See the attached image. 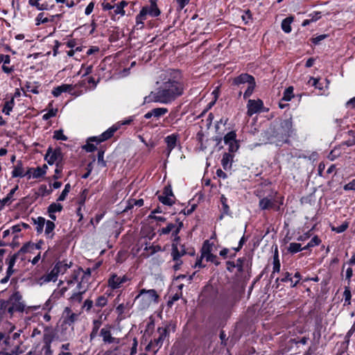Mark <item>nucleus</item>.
Instances as JSON below:
<instances>
[{
  "label": "nucleus",
  "instance_id": "nucleus-14",
  "mask_svg": "<svg viewBox=\"0 0 355 355\" xmlns=\"http://www.w3.org/2000/svg\"><path fill=\"white\" fill-rule=\"evenodd\" d=\"M175 197L173 194L172 187L171 184H167L164 187L162 194L158 196V200L163 205L167 206H172L175 204Z\"/></svg>",
  "mask_w": 355,
  "mask_h": 355
},
{
  "label": "nucleus",
  "instance_id": "nucleus-25",
  "mask_svg": "<svg viewBox=\"0 0 355 355\" xmlns=\"http://www.w3.org/2000/svg\"><path fill=\"white\" fill-rule=\"evenodd\" d=\"M102 317L101 315L98 319H94L92 321V331L89 334V342H92L98 335V331L102 325Z\"/></svg>",
  "mask_w": 355,
  "mask_h": 355
},
{
  "label": "nucleus",
  "instance_id": "nucleus-21",
  "mask_svg": "<svg viewBox=\"0 0 355 355\" xmlns=\"http://www.w3.org/2000/svg\"><path fill=\"white\" fill-rule=\"evenodd\" d=\"M141 9L146 11V16L152 17H158L161 13L155 0H150V6H145Z\"/></svg>",
  "mask_w": 355,
  "mask_h": 355
},
{
  "label": "nucleus",
  "instance_id": "nucleus-19",
  "mask_svg": "<svg viewBox=\"0 0 355 355\" xmlns=\"http://www.w3.org/2000/svg\"><path fill=\"white\" fill-rule=\"evenodd\" d=\"M128 4V3L126 1L122 0L119 3L113 5L114 8L108 12V15L111 19L113 21L119 19V17H116L117 15H120L121 16L125 15V12L124 8L126 7Z\"/></svg>",
  "mask_w": 355,
  "mask_h": 355
},
{
  "label": "nucleus",
  "instance_id": "nucleus-50",
  "mask_svg": "<svg viewBox=\"0 0 355 355\" xmlns=\"http://www.w3.org/2000/svg\"><path fill=\"white\" fill-rule=\"evenodd\" d=\"M178 225L169 223L164 227H162L158 230L159 235H165L168 234L170 232H173V231L177 227Z\"/></svg>",
  "mask_w": 355,
  "mask_h": 355
},
{
  "label": "nucleus",
  "instance_id": "nucleus-60",
  "mask_svg": "<svg viewBox=\"0 0 355 355\" xmlns=\"http://www.w3.org/2000/svg\"><path fill=\"white\" fill-rule=\"evenodd\" d=\"M343 297L345 299V305H349L351 304L352 293L349 286L345 287Z\"/></svg>",
  "mask_w": 355,
  "mask_h": 355
},
{
  "label": "nucleus",
  "instance_id": "nucleus-42",
  "mask_svg": "<svg viewBox=\"0 0 355 355\" xmlns=\"http://www.w3.org/2000/svg\"><path fill=\"white\" fill-rule=\"evenodd\" d=\"M280 268H281V263L279 259V254L277 251V248H276L275 252L273 255V268H272V272L271 274V278L273 277V275L275 272H280Z\"/></svg>",
  "mask_w": 355,
  "mask_h": 355
},
{
  "label": "nucleus",
  "instance_id": "nucleus-53",
  "mask_svg": "<svg viewBox=\"0 0 355 355\" xmlns=\"http://www.w3.org/2000/svg\"><path fill=\"white\" fill-rule=\"evenodd\" d=\"M151 110L153 112V117L157 119L164 115L168 112V109L166 107H156Z\"/></svg>",
  "mask_w": 355,
  "mask_h": 355
},
{
  "label": "nucleus",
  "instance_id": "nucleus-4",
  "mask_svg": "<svg viewBox=\"0 0 355 355\" xmlns=\"http://www.w3.org/2000/svg\"><path fill=\"white\" fill-rule=\"evenodd\" d=\"M239 299L234 292L225 293L220 295L218 300L216 311L220 319L227 320L232 313V309Z\"/></svg>",
  "mask_w": 355,
  "mask_h": 355
},
{
  "label": "nucleus",
  "instance_id": "nucleus-63",
  "mask_svg": "<svg viewBox=\"0 0 355 355\" xmlns=\"http://www.w3.org/2000/svg\"><path fill=\"white\" fill-rule=\"evenodd\" d=\"M36 25L44 24L48 23V17H45L44 12H40L35 18Z\"/></svg>",
  "mask_w": 355,
  "mask_h": 355
},
{
  "label": "nucleus",
  "instance_id": "nucleus-40",
  "mask_svg": "<svg viewBox=\"0 0 355 355\" xmlns=\"http://www.w3.org/2000/svg\"><path fill=\"white\" fill-rule=\"evenodd\" d=\"M294 20V17L289 16L284 19L281 24L282 31L286 33H289L292 31L291 24Z\"/></svg>",
  "mask_w": 355,
  "mask_h": 355
},
{
  "label": "nucleus",
  "instance_id": "nucleus-41",
  "mask_svg": "<svg viewBox=\"0 0 355 355\" xmlns=\"http://www.w3.org/2000/svg\"><path fill=\"white\" fill-rule=\"evenodd\" d=\"M147 19L146 11L141 9L139 13L136 17V28L137 29H142L144 28V21Z\"/></svg>",
  "mask_w": 355,
  "mask_h": 355
},
{
  "label": "nucleus",
  "instance_id": "nucleus-36",
  "mask_svg": "<svg viewBox=\"0 0 355 355\" xmlns=\"http://www.w3.org/2000/svg\"><path fill=\"white\" fill-rule=\"evenodd\" d=\"M32 221L34 225H36L35 230L37 235H40L42 233L44 230V226L46 223V219L42 216H39L36 218H32Z\"/></svg>",
  "mask_w": 355,
  "mask_h": 355
},
{
  "label": "nucleus",
  "instance_id": "nucleus-47",
  "mask_svg": "<svg viewBox=\"0 0 355 355\" xmlns=\"http://www.w3.org/2000/svg\"><path fill=\"white\" fill-rule=\"evenodd\" d=\"M293 90V86L288 87L283 93L281 101H290L294 97Z\"/></svg>",
  "mask_w": 355,
  "mask_h": 355
},
{
  "label": "nucleus",
  "instance_id": "nucleus-28",
  "mask_svg": "<svg viewBox=\"0 0 355 355\" xmlns=\"http://www.w3.org/2000/svg\"><path fill=\"white\" fill-rule=\"evenodd\" d=\"M124 37V32L123 29L118 26L113 27L109 35V41L112 43L119 41Z\"/></svg>",
  "mask_w": 355,
  "mask_h": 355
},
{
  "label": "nucleus",
  "instance_id": "nucleus-26",
  "mask_svg": "<svg viewBox=\"0 0 355 355\" xmlns=\"http://www.w3.org/2000/svg\"><path fill=\"white\" fill-rule=\"evenodd\" d=\"M58 267H53V269L50 271V272L45 274L42 275L40 278V281H41V284L44 283H49L50 282H56L58 279V277L59 275L58 271Z\"/></svg>",
  "mask_w": 355,
  "mask_h": 355
},
{
  "label": "nucleus",
  "instance_id": "nucleus-5",
  "mask_svg": "<svg viewBox=\"0 0 355 355\" xmlns=\"http://www.w3.org/2000/svg\"><path fill=\"white\" fill-rule=\"evenodd\" d=\"M0 309L12 317L15 312H24L25 304L19 291L14 292L7 300H0Z\"/></svg>",
  "mask_w": 355,
  "mask_h": 355
},
{
  "label": "nucleus",
  "instance_id": "nucleus-61",
  "mask_svg": "<svg viewBox=\"0 0 355 355\" xmlns=\"http://www.w3.org/2000/svg\"><path fill=\"white\" fill-rule=\"evenodd\" d=\"M347 133L350 138L346 140L344 142V144L346 145L347 146H352L355 144V131L351 130H349Z\"/></svg>",
  "mask_w": 355,
  "mask_h": 355
},
{
  "label": "nucleus",
  "instance_id": "nucleus-64",
  "mask_svg": "<svg viewBox=\"0 0 355 355\" xmlns=\"http://www.w3.org/2000/svg\"><path fill=\"white\" fill-rule=\"evenodd\" d=\"M53 139L56 140L67 141L68 137L63 134L62 130H58L53 132Z\"/></svg>",
  "mask_w": 355,
  "mask_h": 355
},
{
  "label": "nucleus",
  "instance_id": "nucleus-51",
  "mask_svg": "<svg viewBox=\"0 0 355 355\" xmlns=\"http://www.w3.org/2000/svg\"><path fill=\"white\" fill-rule=\"evenodd\" d=\"M302 250V245L299 243H291L287 248L288 252L291 254H296Z\"/></svg>",
  "mask_w": 355,
  "mask_h": 355
},
{
  "label": "nucleus",
  "instance_id": "nucleus-58",
  "mask_svg": "<svg viewBox=\"0 0 355 355\" xmlns=\"http://www.w3.org/2000/svg\"><path fill=\"white\" fill-rule=\"evenodd\" d=\"M104 154H105V150L101 148L98 150L97 157H98V162L99 165L102 167H105L107 166V162L104 159Z\"/></svg>",
  "mask_w": 355,
  "mask_h": 355
},
{
  "label": "nucleus",
  "instance_id": "nucleus-24",
  "mask_svg": "<svg viewBox=\"0 0 355 355\" xmlns=\"http://www.w3.org/2000/svg\"><path fill=\"white\" fill-rule=\"evenodd\" d=\"M1 351L0 355H20L22 353V350L20 349V347L17 345H9L8 347L4 345H0Z\"/></svg>",
  "mask_w": 355,
  "mask_h": 355
},
{
  "label": "nucleus",
  "instance_id": "nucleus-15",
  "mask_svg": "<svg viewBox=\"0 0 355 355\" xmlns=\"http://www.w3.org/2000/svg\"><path fill=\"white\" fill-rule=\"evenodd\" d=\"M98 335L102 338L103 343L105 345L119 343V339L112 336V326L110 324L101 328Z\"/></svg>",
  "mask_w": 355,
  "mask_h": 355
},
{
  "label": "nucleus",
  "instance_id": "nucleus-46",
  "mask_svg": "<svg viewBox=\"0 0 355 355\" xmlns=\"http://www.w3.org/2000/svg\"><path fill=\"white\" fill-rule=\"evenodd\" d=\"M157 332L159 334V336L157 337L158 340L163 343L165 338L169 336V326L166 325L164 327H158Z\"/></svg>",
  "mask_w": 355,
  "mask_h": 355
},
{
  "label": "nucleus",
  "instance_id": "nucleus-27",
  "mask_svg": "<svg viewBox=\"0 0 355 355\" xmlns=\"http://www.w3.org/2000/svg\"><path fill=\"white\" fill-rule=\"evenodd\" d=\"M108 302V298L105 295L98 296L94 302V308L93 311L95 313H99L101 309L105 307Z\"/></svg>",
  "mask_w": 355,
  "mask_h": 355
},
{
  "label": "nucleus",
  "instance_id": "nucleus-59",
  "mask_svg": "<svg viewBox=\"0 0 355 355\" xmlns=\"http://www.w3.org/2000/svg\"><path fill=\"white\" fill-rule=\"evenodd\" d=\"M70 190H71V185L69 183H67V184H65L63 191H62L61 194L58 198L57 200L58 201H64L66 199Z\"/></svg>",
  "mask_w": 355,
  "mask_h": 355
},
{
  "label": "nucleus",
  "instance_id": "nucleus-9",
  "mask_svg": "<svg viewBox=\"0 0 355 355\" xmlns=\"http://www.w3.org/2000/svg\"><path fill=\"white\" fill-rule=\"evenodd\" d=\"M177 222L178 223L177 227L173 231L172 233V245H171V254H174V258L176 259L178 257V253H180L181 245H184V244L180 243V236H179V233L181 229L183 227V223L180 221L179 219H177Z\"/></svg>",
  "mask_w": 355,
  "mask_h": 355
},
{
  "label": "nucleus",
  "instance_id": "nucleus-39",
  "mask_svg": "<svg viewBox=\"0 0 355 355\" xmlns=\"http://www.w3.org/2000/svg\"><path fill=\"white\" fill-rule=\"evenodd\" d=\"M18 185H16L10 191L7 196L1 200L0 210H1L5 205L10 204L12 202V200H13V196L16 191L18 189Z\"/></svg>",
  "mask_w": 355,
  "mask_h": 355
},
{
  "label": "nucleus",
  "instance_id": "nucleus-43",
  "mask_svg": "<svg viewBox=\"0 0 355 355\" xmlns=\"http://www.w3.org/2000/svg\"><path fill=\"white\" fill-rule=\"evenodd\" d=\"M54 266H58V271L59 275H63L67 272V269L71 266V263L70 262L69 264H68L66 260L58 261V262L55 263Z\"/></svg>",
  "mask_w": 355,
  "mask_h": 355
},
{
  "label": "nucleus",
  "instance_id": "nucleus-54",
  "mask_svg": "<svg viewBox=\"0 0 355 355\" xmlns=\"http://www.w3.org/2000/svg\"><path fill=\"white\" fill-rule=\"evenodd\" d=\"M145 251L149 252V256H152L154 254H155L157 252H161L163 250L162 249V247L159 245H151L150 246H146L144 248Z\"/></svg>",
  "mask_w": 355,
  "mask_h": 355
},
{
  "label": "nucleus",
  "instance_id": "nucleus-62",
  "mask_svg": "<svg viewBox=\"0 0 355 355\" xmlns=\"http://www.w3.org/2000/svg\"><path fill=\"white\" fill-rule=\"evenodd\" d=\"M308 84L314 87L315 89H322V85L320 83V78H316L314 77H310Z\"/></svg>",
  "mask_w": 355,
  "mask_h": 355
},
{
  "label": "nucleus",
  "instance_id": "nucleus-2",
  "mask_svg": "<svg viewBox=\"0 0 355 355\" xmlns=\"http://www.w3.org/2000/svg\"><path fill=\"white\" fill-rule=\"evenodd\" d=\"M295 133L292 116H290L289 118L282 120L278 125H271L266 132V136L270 144L282 146L285 144L291 143L290 138Z\"/></svg>",
  "mask_w": 355,
  "mask_h": 355
},
{
  "label": "nucleus",
  "instance_id": "nucleus-18",
  "mask_svg": "<svg viewBox=\"0 0 355 355\" xmlns=\"http://www.w3.org/2000/svg\"><path fill=\"white\" fill-rule=\"evenodd\" d=\"M180 135L178 133H173L164 138V142L166 145L164 153L167 157L170 156L172 150L177 146Z\"/></svg>",
  "mask_w": 355,
  "mask_h": 355
},
{
  "label": "nucleus",
  "instance_id": "nucleus-49",
  "mask_svg": "<svg viewBox=\"0 0 355 355\" xmlns=\"http://www.w3.org/2000/svg\"><path fill=\"white\" fill-rule=\"evenodd\" d=\"M204 138H205V134L202 130H200L198 131L196 134V141H198V144L200 146V149L202 151L205 150L207 148V146L204 144Z\"/></svg>",
  "mask_w": 355,
  "mask_h": 355
},
{
  "label": "nucleus",
  "instance_id": "nucleus-11",
  "mask_svg": "<svg viewBox=\"0 0 355 355\" xmlns=\"http://www.w3.org/2000/svg\"><path fill=\"white\" fill-rule=\"evenodd\" d=\"M64 155L62 153L60 147H56L53 148L52 146H49L47 148L46 153L44 155V160L49 165H53L55 163L63 161Z\"/></svg>",
  "mask_w": 355,
  "mask_h": 355
},
{
  "label": "nucleus",
  "instance_id": "nucleus-12",
  "mask_svg": "<svg viewBox=\"0 0 355 355\" xmlns=\"http://www.w3.org/2000/svg\"><path fill=\"white\" fill-rule=\"evenodd\" d=\"M120 128V124L115 123L98 136L89 137V141H95L96 144H101L112 138L114 134Z\"/></svg>",
  "mask_w": 355,
  "mask_h": 355
},
{
  "label": "nucleus",
  "instance_id": "nucleus-7",
  "mask_svg": "<svg viewBox=\"0 0 355 355\" xmlns=\"http://www.w3.org/2000/svg\"><path fill=\"white\" fill-rule=\"evenodd\" d=\"M245 83L248 84V87L243 94V99L245 100L248 99L252 95L256 88L257 84L254 77L248 73H242L234 77L232 81V86L239 87L241 85Z\"/></svg>",
  "mask_w": 355,
  "mask_h": 355
},
{
  "label": "nucleus",
  "instance_id": "nucleus-38",
  "mask_svg": "<svg viewBox=\"0 0 355 355\" xmlns=\"http://www.w3.org/2000/svg\"><path fill=\"white\" fill-rule=\"evenodd\" d=\"M45 235L47 239H52L54 237L55 232H53L55 228V225L52 220H46L45 223Z\"/></svg>",
  "mask_w": 355,
  "mask_h": 355
},
{
  "label": "nucleus",
  "instance_id": "nucleus-48",
  "mask_svg": "<svg viewBox=\"0 0 355 355\" xmlns=\"http://www.w3.org/2000/svg\"><path fill=\"white\" fill-rule=\"evenodd\" d=\"M15 105V100H13V98H11L9 101H6L2 110L3 113H4L6 115H10V113L12 110Z\"/></svg>",
  "mask_w": 355,
  "mask_h": 355
},
{
  "label": "nucleus",
  "instance_id": "nucleus-30",
  "mask_svg": "<svg viewBox=\"0 0 355 355\" xmlns=\"http://www.w3.org/2000/svg\"><path fill=\"white\" fill-rule=\"evenodd\" d=\"M24 177V164L21 160H18L15 166H13L12 171V178H23Z\"/></svg>",
  "mask_w": 355,
  "mask_h": 355
},
{
  "label": "nucleus",
  "instance_id": "nucleus-8",
  "mask_svg": "<svg viewBox=\"0 0 355 355\" xmlns=\"http://www.w3.org/2000/svg\"><path fill=\"white\" fill-rule=\"evenodd\" d=\"M236 268H237L238 276L245 281L251 277L252 262L247 261L245 257H240L236 260Z\"/></svg>",
  "mask_w": 355,
  "mask_h": 355
},
{
  "label": "nucleus",
  "instance_id": "nucleus-34",
  "mask_svg": "<svg viewBox=\"0 0 355 355\" xmlns=\"http://www.w3.org/2000/svg\"><path fill=\"white\" fill-rule=\"evenodd\" d=\"M40 86V85L39 84L38 82H34V83L26 82L24 85V87L21 88V89L23 92L26 91V92H31L35 94H38L40 93V90H39Z\"/></svg>",
  "mask_w": 355,
  "mask_h": 355
},
{
  "label": "nucleus",
  "instance_id": "nucleus-33",
  "mask_svg": "<svg viewBox=\"0 0 355 355\" xmlns=\"http://www.w3.org/2000/svg\"><path fill=\"white\" fill-rule=\"evenodd\" d=\"M322 324L321 319L315 320L314 326V331L313 333V338L316 343H319L322 335Z\"/></svg>",
  "mask_w": 355,
  "mask_h": 355
},
{
  "label": "nucleus",
  "instance_id": "nucleus-3",
  "mask_svg": "<svg viewBox=\"0 0 355 355\" xmlns=\"http://www.w3.org/2000/svg\"><path fill=\"white\" fill-rule=\"evenodd\" d=\"M256 196L259 199V208L261 211L272 210L278 212L284 203V196L273 189L269 191L257 189Z\"/></svg>",
  "mask_w": 355,
  "mask_h": 355
},
{
  "label": "nucleus",
  "instance_id": "nucleus-44",
  "mask_svg": "<svg viewBox=\"0 0 355 355\" xmlns=\"http://www.w3.org/2000/svg\"><path fill=\"white\" fill-rule=\"evenodd\" d=\"M213 248V244L209 242V240H206L203 242L200 252L202 257H205L208 254L211 253Z\"/></svg>",
  "mask_w": 355,
  "mask_h": 355
},
{
  "label": "nucleus",
  "instance_id": "nucleus-55",
  "mask_svg": "<svg viewBox=\"0 0 355 355\" xmlns=\"http://www.w3.org/2000/svg\"><path fill=\"white\" fill-rule=\"evenodd\" d=\"M54 164H55L56 166V168L55 169V174L53 175V178L54 180H57L58 178H60V175L62 173V169H63V161H61V162H57V163H55Z\"/></svg>",
  "mask_w": 355,
  "mask_h": 355
},
{
  "label": "nucleus",
  "instance_id": "nucleus-17",
  "mask_svg": "<svg viewBox=\"0 0 355 355\" xmlns=\"http://www.w3.org/2000/svg\"><path fill=\"white\" fill-rule=\"evenodd\" d=\"M188 254L189 256L195 255V250L193 248L191 250L187 249L184 245H181L180 253H178V257L175 259L174 254H171L172 260L175 262V264L173 266V268L175 271H178L181 268V266L183 264V261L181 259L182 257L184 255Z\"/></svg>",
  "mask_w": 355,
  "mask_h": 355
},
{
  "label": "nucleus",
  "instance_id": "nucleus-13",
  "mask_svg": "<svg viewBox=\"0 0 355 355\" xmlns=\"http://www.w3.org/2000/svg\"><path fill=\"white\" fill-rule=\"evenodd\" d=\"M265 111L263 101L261 99L257 98V100H248L247 103V115L248 116H252L254 114L263 112Z\"/></svg>",
  "mask_w": 355,
  "mask_h": 355
},
{
  "label": "nucleus",
  "instance_id": "nucleus-52",
  "mask_svg": "<svg viewBox=\"0 0 355 355\" xmlns=\"http://www.w3.org/2000/svg\"><path fill=\"white\" fill-rule=\"evenodd\" d=\"M63 209V206L60 203L53 202L47 208L48 213L60 212Z\"/></svg>",
  "mask_w": 355,
  "mask_h": 355
},
{
  "label": "nucleus",
  "instance_id": "nucleus-37",
  "mask_svg": "<svg viewBox=\"0 0 355 355\" xmlns=\"http://www.w3.org/2000/svg\"><path fill=\"white\" fill-rule=\"evenodd\" d=\"M162 343L158 340L157 338H154L153 340H151L146 347V351L153 352V354H155L159 349L162 346Z\"/></svg>",
  "mask_w": 355,
  "mask_h": 355
},
{
  "label": "nucleus",
  "instance_id": "nucleus-22",
  "mask_svg": "<svg viewBox=\"0 0 355 355\" xmlns=\"http://www.w3.org/2000/svg\"><path fill=\"white\" fill-rule=\"evenodd\" d=\"M55 337V331L51 327H46L44 330V334L42 338V346L51 345V343L54 340Z\"/></svg>",
  "mask_w": 355,
  "mask_h": 355
},
{
  "label": "nucleus",
  "instance_id": "nucleus-32",
  "mask_svg": "<svg viewBox=\"0 0 355 355\" xmlns=\"http://www.w3.org/2000/svg\"><path fill=\"white\" fill-rule=\"evenodd\" d=\"M73 89V87L71 85L62 84V85L54 87L52 90V94L55 97H58L62 94L63 92H71Z\"/></svg>",
  "mask_w": 355,
  "mask_h": 355
},
{
  "label": "nucleus",
  "instance_id": "nucleus-1",
  "mask_svg": "<svg viewBox=\"0 0 355 355\" xmlns=\"http://www.w3.org/2000/svg\"><path fill=\"white\" fill-rule=\"evenodd\" d=\"M186 88L182 71L169 69L162 75L160 85L155 92H151L148 97H145V102L171 103L184 94Z\"/></svg>",
  "mask_w": 355,
  "mask_h": 355
},
{
  "label": "nucleus",
  "instance_id": "nucleus-23",
  "mask_svg": "<svg viewBox=\"0 0 355 355\" xmlns=\"http://www.w3.org/2000/svg\"><path fill=\"white\" fill-rule=\"evenodd\" d=\"M74 327H70L69 326H62L61 323L59 329V339L60 341H66L69 340L73 334Z\"/></svg>",
  "mask_w": 355,
  "mask_h": 355
},
{
  "label": "nucleus",
  "instance_id": "nucleus-45",
  "mask_svg": "<svg viewBox=\"0 0 355 355\" xmlns=\"http://www.w3.org/2000/svg\"><path fill=\"white\" fill-rule=\"evenodd\" d=\"M157 332L159 334V336L157 337L158 340L163 343L165 338L169 336V326L166 325L164 327H158Z\"/></svg>",
  "mask_w": 355,
  "mask_h": 355
},
{
  "label": "nucleus",
  "instance_id": "nucleus-57",
  "mask_svg": "<svg viewBox=\"0 0 355 355\" xmlns=\"http://www.w3.org/2000/svg\"><path fill=\"white\" fill-rule=\"evenodd\" d=\"M86 289L78 292H75L72 294V295L70 297V300L71 301L77 302L78 303L81 302L83 300V295L85 293Z\"/></svg>",
  "mask_w": 355,
  "mask_h": 355
},
{
  "label": "nucleus",
  "instance_id": "nucleus-20",
  "mask_svg": "<svg viewBox=\"0 0 355 355\" xmlns=\"http://www.w3.org/2000/svg\"><path fill=\"white\" fill-rule=\"evenodd\" d=\"M19 334L18 333H15L11 338L8 334L0 332V345H4L6 347H8L9 345L13 344V345L19 346V344L17 343L15 340L17 338H19Z\"/></svg>",
  "mask_w": 355,
  "mask_h": 355
},
{
  "label": "nucleus",
  "instance_id": "nucleus-6",
  "mask_svg": "<svg viewBox=\"0 0 355 355\" xmlns=\"http://www.w3.org/2000/svg\"><path fill=\"white\" fill-rule=\"evenodd\" d=\"M134 301L137 303L138 309L144 311L152 304H158L159 295L155 289L141 288L135 296Z\"/></svg>",
  "mask_w": 355,
  "mask_h": 355
},
{
  "label": "nucleus",
  "instance_id": "nucleus-29",
  "mask_svg": "<svg viewBox=\"0 0 355 355\" xmlns=\"http://www.w3.org/2000/svg\"><path fill=\"white\" fill-rule=\"evenodd\" d=\"M220 202H221V209H220V215L219 216L218 219L222 220L225 215H230L231 211L229 205H227V198L225 197L224 195H222L220 197Z\"/></svg>",
  "mask_w": 355,
  "mask_h": 355
},
{
  "label": "nucleus",
  "instance_id": "nucleus-31",
  "mask_svg": "<svg viewBox=\"0 0 355 355\" xmlns=\"http://www.w3.org/2000/svg\"><path fill=\"white\" fill-rule=\"evenodd\" d=\"M233 158L234 155L231 153H225L223 155L221 164L224 170L227 171L232 168Z\"/></svg>",
  "mask_w": 355,
  "mask_h": 355
},
{
  "label": "nucleus",
  "instance_id": "nucleus-10",
  "mask_svg": "<svg viewBox=\"0 0 355 355\" xmlns=\"http://www.w3.org/2000/svg\"><path fill=\"white\" fill-rule=\"evenodd\" d=\"M128 281H130V278L128 275L119 276L116 273L112 272L109 275L107 285L112 291H114L120 288L123 284Z\"/></svg>",
  "mask_w": 355,
  "mask_h": 355
},
{
  "label": "nucleus",
  "instance_id": "nucleus-56",
  "mask_svg": "<svg viewBox=\"0 0 355 355\" xmlns=\"http://www.w3.org/2000/svg\"><path fill=\"white\" fill-rule=\"evenodd\" d=\"M224 142L225 144L233 142L236 140V134L235 131H230L224 137Z\"/></svg>",
  "mask_w": 355,
  "mask_h": 355
},
{
  "label": "nucleus",
  "instance_id": "nucleus-16",
  "mask_svg": "<svg viewBox=\"0 0 355 355\" xmlns=\"http://www.w3.org/2000/svg\"><path fill=\"white\" fill-rule=\"evenodd\" d=\"M79 314L73 313L70 307H65L62 313V326L74 327L75 322L78 320Z\"/></svg>",
  "mask_w": 355,
  "mask_h": 355
},
{
  "label": "nucleus",
  "instance_id": "nucleus-35",
  "mask_svg": "<svg viewBox=\"0 0 355 355\" xmlns=\"http://www.w3.org/2000/svg\"><path fill=\"white\" fill-rule=\"evenodd\" d=\"M144 200L143 199H134V198H130L126 202V206L123 209V212H128L129 210L132 209L135 206H137L138 207H141L144 205Z\"/></svg>",
  "mask_w": 355,
  "mask_h": 355
}]
</instances>
